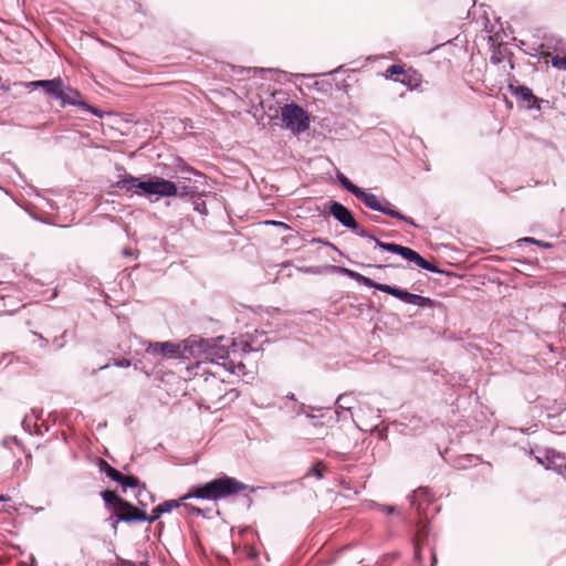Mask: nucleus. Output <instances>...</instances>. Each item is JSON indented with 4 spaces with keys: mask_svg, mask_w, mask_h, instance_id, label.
<instances>
[{
    "mask_svg": "<svg viewBox=\"0 0 566 566\" xmlns=\"http://www.w3.org/2000/svg\"><path fill=\"white\" fill-rule=\"evenodd\" d=\"M431 555H432V563H431V565H430V566H436V564H437V557H436L434 552H431Z\"/></svg>",
    "mask_w": 566,
    "mask_h": 566,
    "instance_id": "42",
    "label": "nucleus"
},
{
    "mask_svg": "<svg viewBox=\"0 0 566 566\" xmlns=\"http://www.w3.org/2000/svg\"><path fill=\"white\" fill-rule=\"evenodd\" d=\"M127 516H129V515L128 514H119V513L114 512V516L109 517L111 526L114 530V532L117 531L118 524L120 522H125V523H135L136 522V521L126 520Z\"/></svg>",
    "mask_w": 566,
    "mask_h": 566,
    "instance_id": "23",
    "label": "nucleus"
},
{
    "mask_svg": "<svg viewBox=\"0 0 566 566\" xmlns=\"http://www.w3.org/2000/svg\"><path fill=\"white\" fill-rule=\"evenodd\" d=\"M429 534V531L427 528V525L422 522L418 524L417 533L413 539V547H415V558L417 559L418 564L421 566V556H420V548L421 545L424 543Z\"/></svg>",
    "mask_w": 566,
    "mask_h": 566,
    "instance_id": "13",
    "label": "nucleus"
},
{
    "mask_svg": "<svg viewBox=\"0 0 566 566\" xmlns=\"http://www.w3.org/2000/svg\"><path fill=\"white\" fill-rule=\"evenodd\" d=\"M355 197L364 202L366 207L386 216H397L398 210L385 198H378L376 195L367 192L359 188Z\"/></svg>",
    "mask_w": 566,
    "mask_h": 566,
    "instance_id": "9",
    "label": "nucleus"
},
{
    "mask_svg": "<svg viewBox=\"0 0 566 566\" xmlns=\"http://www.w3.org/2000/svg\"><path fill=\"white\" fill-rule=\"evenodd\" d=\"M113 187L136 196L146 197L150 201H158L168 197H192L197 192V188L193 186L174 182L151 175L135 177L124 174L118 176Z\"/></svg>",
    "mask_w": 566,
    "mask_h": 566,
    "instance_id": "2",
    "label": "nucleus"
},
{
    "mask_svg": "<svg viewBox=\"0 0 566 566\" xmlns=\"http://www.w3.org/2000/svg\"><path fill=\"white\" fill-rule=\"evenodd\" d=\"M311 242L312 243H321V244H324V245H327V247H331V248L337 250L336 247L333 243H331V242H328V241H326V240H324L322 238H313L311 240Z\"/></svg>",
    "mask_w": 566,
    "mask_h": 566,
    "instance_id": "31",
    "label": "nucleus"
},
{
    "mask_svg": "<svg viewBox=\"0 0 566 566\" xmlns=\"http://www.w3.org/2000/svg\"><path fill=\"white\" fill-rule=\"evenodd\" d=\"M7 499L4 496H0V502L6 501Z\"/></svg>",
    "mask_w": 566,
    "mask_h": 566,
    "instance_id": "50",
    "label": "nucleus"
},
{
    "mask_svg": "<svg viewBox=\"0 0 566 566\" xmlns=\"http://www.w3.org/2000/svg\"><path fill=\"white\" fill-rule=\"evenodd\" d=\"M124 491H126L127 488L130 489H138L143 483L134 476V475H124L122 474V479L117 482Z\"/></svg>",
    "mask_w": 566,
    "mask_h": 566,
    "instance_id": "21",
    "label": "nucleus"
},
{
    "mask_svg": "<svg viewBox=\"0 0 566 566\" xmlns=\"http://www.w3.org/2000/svg\"><path fill=\"white\" fill-rule=\"evenodd\" d=\"M338 271L340 273L345 274L346 276L353 279L354 281H356L359 284H363L369 289H375L377 291L387 293L394 297H397L398 300L402 301L406 304L416 305L421 308L434 306V301L431 300L430 297L413 294V293H410L406 290H401L396 286L377 283V282L373 281L371 279L364 276L363 274H360L356 271L346 269V268L340 266V268H338Z\"/></svg>",
    "mask_w": 566,
    "mask_h": 566,
    "instance_id": "4",
    "label": "nucleus"
},
{
    "mask_svg": "<svg viewBox=\"0 0 566 566\" xmlns=\"http://www.w3.org/2000/svg\"><path fill=\"white\" fill-rule=\"evenodd\" d=\"M552 65L559 70H566V57L555 55L552 57Z\"/></svg>",
    "mask_w": 566,
    "mask_h": 566,
    "instance_id": "25",
    "label": "nucleus"
},
{
    "mask_svg": "<svg viewBox=\"0 0 566 566\" xmlns=\"http://www.w3.org/2000/svg\"><path fill=\"white\" fill-rule=\"evenodd\" d=\"M101 496L108 509H113L114 512L117 510V501L123 500V497L118 496L114 491H103Z\"/></svg>",
    "mask_w": 566,
    "mask_h": 566,
    "instance_id": "18",
    "label": "nucleus"
},
{
    "mask_svg": "<svg viewBox=\"0 0 566 566\" xmlns=\"http://www.w3.org/2000/svg\"><path fill=\"white\" fill-rule=\"evenodd\" d=\"M520 242L536 244V243H539V240H537L535 238H531V237H525V238L521 239Z\"/></svg>",
    "mask_w": 566,
    "mask_h": 566,
    "instance_id": "35",
    "label": "nucleus"
},
{
    "mask_svg": "<svg viewBox=\"0 0 566 566\" xmlns=\"http://www.w3.org/2000/svg\"><path fill=\"white\" fill-rule=\"evenodd\" d=\"M286 398H289V399H291V400H295L294 394H289V395L286 396Z\"/></svg>",
    "mask_w": 566,
    "mask_h": 566,
    "instance_id": "46",
    "label": "nucleus"
},
{
    "mask_svg": "<svg viewBox=\"0 0 566 566\" xmlns=\"http://www.w3.org/2000/svg\"><path fill=\"white\" fill-rule=\"evenodd\" d=\"M304 407H305V406H304L303 403H301V405L298 406V408L295 410V412H296L297 415L303 413V412H304Z\"/></svg>",
    "mask_w": 566,
    "mask_h": 566,
    "instance_id": "39",
    "label": "nucleus"
},
{
    "mask_svg": "<svg viewBox=\"0 0 566 566\" xmlns=\"http://www.w3.org/2000/svg\"><path fill=\"white\" fill-rule=\"evenodd\" d=\"M185 174H186V175H185V176H182L181 178H182L184 180H189V181H190V180H191V177H190V175H191V174H190V172H185Z\"/></svg>",
    "mask_w": 566,
    "mask_h": 566,
    "instance_id": "43",
    "label": "nucleus"
},
{
    "mask_svg": "<svg viewBox=\"0 0 566 566\" xmlns=\"http://www.w3.org/2000/svg\"><path fill=\"white\" fill-rule=\"evenodd\" d=\"M368 239H370L371 241H374L376 243V240H378L375 235L373 234H369Z\"/></svg>",
    "mask_w": 566,
    "mask_h": 566,
    "instance_id": "45",
    "label": "nucleus"
},
{
    "mask_svg": "<svg viewBox=\"0 0 566 566\" xmlns=\"http://www.w3.org/2000/svg\"><path fill=\"white\" fill-rule=\"evenodd\" d=\"M536 244H537V245H541V247H543V248H546V249H547V248H552V244H551V243H548V242H544V241H541V240H539V243H536Z\"/></svg>",
    "mask_w": 566,
    "mask_h": 566,
    "instance_id": "38",
    "label": "nucleus"
},
{
    "mask_svg": "<svg viewBox=\"0 0 566 566\" xmlns=\"http://www.w3.org/2000/svg\"><path fill=\"white\" fill-rule=\"evenodd\" d=\"M376 247L384 251L396 253L403 258L405 260H407L408 262L413 263L423 270H427L432 273H442V271L438 266L428 262L417 251L408 247H403L391 242H382L379 240H376Z\"/></svg>",
    "mask_w": 566,
    "mask_h": 566,
    "instance_id": "5",
    "label": "nucleus"
},
{
    "mask_svg": "<svg viewBox=\"0 0 566 566\" xmlns=\"http://www.w3.org/2000/svg\"><path fill=\"white\" fill-rule=\"evenodd\" d=\"M195 210L199 211L200 213H206L207 212L206 203L205 202L196 203Z\"/></svg>",
    "mask_w": 566,
    "mask_h": 566,
    "instance_id": "34",
    "label": "nucleus"
},
{
    "mask_svg": "<svg viewBox=\"0 0 566 566\" xmlns=\"http://www.w3.org/2000/svg\"><path fill=\"white\" fill-rule=\"evenodd\" d=\"M249 353L252 352V346L247 342L238 343L235 339H228L223 336L205 339L196 336L184 340V353L199 359V364L210 361L218 366H222L230 373H235V369H243L244 364H238L231 358L238 352Z\"/></svg>",
    "mask_w": 566,
    "mask_h": 566,
    "instance_id": "1",
    "label": "nucleus"
},
{
    "mask_svg": "<svg viewBox=\"0 0 566 566\" xmlns=\"http://www.w3.org/2000/svg\"><path fill=\"white\" fill-rule=\"evenodd\" d=\"M163 515V512L157 505L153 509L151 514H147L146 509L144 511H140V513L136 514L135 516H127L126 520L129 521H136V522H148L149 524L157 521Z\"/></svg>",
    "mask_w": 566,
    "mask_h": 566,
    "instance_id": "14",
    "label": "nucleus"
},
{
    "mask_svg": "<svg viewBox=\"0 0 566 566\" xmlns=\"http://www.w3.org/2000/svg\"><path fill=\"white\" fill-rule=\"evenodd\" d=\"M388 73H390L391 75H396V74H401L403 73V67L401 65H398V64H392L388 67Z\"/></svg>",
    "mask_w": 566,
    "mask_h": 566,
    "instance_id": "30",
    "label": "nucleus"
},
{
    "mask_svg": "<svg viewBox=\"0 0 566 566\" xmlns=\"http://www.w3.org/2000/svg\"><path fill=\"white\" fill-rule=\"evenodd\" d=\"M135 497L137 499L138 501V505L142 507V509H146L148 503H147V499L150 501V502H154V496L153 494L146 489V485L143 483L138 489H137V492L135 494Z\"/></svg>",
    "mask_w": 566,
    "mask_h": 566,
    "instance_id": "17",
    "label": "nucleus"
},
{
    "mask_svg": "<svg viewBox=\"0 0 566 566\" xmlns=\"http://www.w3.org/2000/svg\"><path fill=\"white\" fill-rule=\"evenodd\" d=\"M122 254L124 256H127V258H135L136 259L138 256V251H134L132 249L126 248V249H124L122 251Z\"/></svg>",
    "mask_w": 566,
    "mask_h": 566,
    "instance_id": "32",
    "label": "nucleus"
},
{
    "mask_svg": "<svg viewBox=\"0 0 566 566\" xmlns=\"http://www.w3.org/2000/svg\"><path fill=\"white\" fill-rule=\"evenodd\" d=\"M510 90L521 102L525 103L527 108H539L541 99L537 98L531 88L524 85L513 86L510 85Z\"/></svg>",
    "mask_w": 566,
    "mask_h": 566,
    "instance_id": "12",
    "label": "nucleus"
},
{
    "mask_svg": "<svg viewBox=\"0 0 566 566\" xmlns=\"http://www.w3.org/2000/svg\"><path fill=\"white\" fill-rule=\"evenodd\" d=\"M376 268H399V265H395V264H387V265H376Z\"/></svg>",
    "mask_w": 566,
    "mask_h": 566,
    "instance_id": "40",
    "label": "nucleus"
},
{
    "mask_svg": "<svg viewBox=\"0 0 566 566\" xmlns=\"http://www.w3.org/2000/svg\"><path fill=\"white\" fill-rule=\"evenodd\" d=\"M140 511H144V509H142L139 505L136 506L123 499L117 501V510L115 513L136 515L140 513Z\"/></svg>",
    "mask_w": 566,
    "mask_h": 566,
    "instance_id": "15",
    "label": "nucleus"
},
{
    "mask_svg": "<svg viewBox=\"0 0 566 566\" xmlns=\"http://www.w3.org/2000/svg\"><path fill=\"white\" fill-rule=\"evenodd\" d=\"M355 401V398L353 395L350 394H344V395H339L335 401V405L338 406L339 409L342 410H347V411H350L352 408H353V403Z\"/></svg>",
    "mask_w": 566,
    "mask_h": 566,
    "instance_id": "19",
    "label": "nucleus"
},
{
    "mask_svg": "<svg viewBox=\"0 0 566 566\" xmlns=\"http://www.w3.org/2000/svg\"><path fill=\"white\" fill-rule=\"evenodd\" d=\"M146 354L164 359H174L179 357H188L189 354L184 353V343L174 342H148L145 347Z\"/></svg>",
    "mask_w": 566,
    "mask_h": 566,
    "instance_id": "8",
    "label": "nucleus"
},
{
    "mask_svg": "<svg viewBox=\"0 0 566 566\" xmlns=\"http://www.w3.org/2000/svg\"><path fill=\"white\" fill-rule=\"evenodd\" d=\"M266 223L275 226V227H281V228H284V229H289V226L286 223H284V222H281V221H266Z\"/></svg>",
    "mask_w": 566,
    "mask_h": 566,
    "instance_id": "36",
    "label": "nucleus"
},
{
    "mask_svg": "<svg viewBox=\"0 0 566 566\" xmlns=\"http://www.w3.org/2000/svg\"><path fill=\"white\" fill-rule=\"evenodd\" d=\"M282 122L294 134L308 129L310 118L307 113L297 104H286L281 109Z\"/></svg>",
    "mask_w": 566,
    "mask_h": 566,
    "instance_id": "6",
    "label": "nucleus"
},
{
    "mask_svg": "<svg viewBox=\"0 0 566 566\" xmlns=\"http://www.w3.org/2000/svg\"><path fill=\"white\" fill-rule=\"evenodd\" d=\"M328 211L345 228H358V222L355 220L352 211L344 205L332 200L328 202Z\"/></svg>",
    "mask_w": 566,
    "mask_h": 566,
    "instance_id": "10",
    "label": "nucleus"
},
{
    "mask_svg": "<svg viewBox=\"0 0 566 566\" xmlns=\"http://www.w3.org/2000/svg\"><path fill=\"white\" fill-rule=\"evenodd\" d=\"M34 335L38 336L44 343V345L48 344V339H45L41 334L34 333Z\"/></svg>",
    "mask_w": 566,
    "mask_h": 566,
    "instance_id": "41",
    "label": "nucleus"
},
{
    "mask_svg": "<svg viewBox=\"0 0 566 566\" xmlns=\"http://www.w3.org/2000/svg\"><path fill=\"white\" fill-rule=\"evenodd\" d=\"M3 90L9 91V86H2Z\"/></svg>",
    "mask_w": 566,
    "mask_h": 566,
    "instance_id": "49",
    "label": "nucleus"
},
{
    "mask_svg": "<svg viewBox=\"0 0 566 566\" xmlns=\"http://www.w3.org/2000/svg\"><path fill=\"white\" fill-rule=\"evenodd\" d=\"M308 474H313L315 475L317 479H322L323 478V469L319 467V464H315L313 465L310 471H308Z\"/></svg>",
    "mask_w": 566,
    "mask_h": 566,
    "instance_id": "27",
    "label": "nucleus"
},
{
    "mask_svg": "<svg viewBox=\"0 0 566 566\" xmlns=\"http://www.w3.org/2000/svg\"><path fill=\"white\" fill-rule=\"evenodd\" d=\"M108 366H109V364H106V365H104V366H101L98 369H99V370H103V369H106Z\"/></svg>",
    "mask_w": 566,
    "mask_h": 566,
    "instance_id": "47",
    "label": "nucleus"
},
{
    "mask_svg": "<svg viewBox=\"0 0 566 566\" xmlns=\"http://www.w3.org/2000/svg\"><path fill=\"white\" fill-rule=\"evenodd\" d=\"M98 469L114 482H118L122 479V473L103 459L98 460Z\"/></svg>",
    "mask_w": 566,
    "mask_h": 566,
    "instance_id": "16",
    "label": "nucleus"
},
{
    "mask_svg": "<svg viewBox=\"0 0 566 566\" xmlns=\"http://www.w3.org/2000/svg\"><path fill=\"white\" fill-rule=\"evenodd\" d=\"M54 98L60 101V105L62 107H65L66 105H73L77 106L84 112L91 113L96 116H101V112L88 105L82 97V94L80 91L71 87V86H64V82L62 81V84L60 85V95H54Z\"/></svg>",
    "mask_w": 566,
    "mask_h": 566,
    "instance_id": "7",
    "label": "nucleus"
},
{
    "mask_svg": "<svg viewBox=\"0 0 566 566\" xmlns=\"http://www.w3.org/2000/svg\"><path fill=\"white\" fill-rule=\"evenodd\" d=\"M20 84L29 88H43L49 96L54 97V95H60L62 78L59 76L52 80H38Z\"/></svg>",
    "mask_w": 566,
    "mask_h": 566,
    "instance_id": "11",
    "label": "nucleus"
},
{
    "mask_svg": "<svg viewBox=\"0 0 566 566\" xmlns=\"http://www.w3.org/2000/svg\"><path fill=\"white\" fill-rule=\"evenodd\" d=\"M176 167L181 171V172H190L192 174L193 176H197V177H203V175L201 172H199L198 170H196L195 168L190 167L182 158L178 157L176 159Z\"/></svg>",
    "mask_w": 566,
    "mask_h": 566,
    "instance_id": "22",
    "label": "nucleus"
},
{
    "mask_svg": "<svg viewBox=\"0 0 566 566\" xmlns=\"http://www.w3.org/2000/svg\"><path fill=\"white\" fill-rule=\"evenodd\" d=\"M336 178L338 180V182L340 184V186L346 189L348 192H350L352 195H356V192L359 190V187H357L356 185H354L343 172H340L339 170L336 172Z\"/></svg>",
    "mask_w": 566,
    "mask_h": 566,
    "instance_id": "20",
    "label": "nucleus"
},
{
    "mask_svg": "<svg viewBox=\"0 0 566 566\" xmlns=\"http://www.w3.org/2000/svg\"><path fill=\"white\" fill-rule=\"evenodd\" d=\"M357 235L361 238H368L369 233L358 224L357 229H352Z\"/></svg>",
    "mask_w": 566,
    "mask_h": 566,
    "instance_id": "33",
    "label": "nucleus"
},
{
    "mask_svg": "<svg viewBox=\"0 0 566 566\" xmlns=\"http://www.w3.org/2000/svg\"><path fill=\"white\" fill-rule=\"evenodd\" d=\"M185 509L189 512V513H192V514H196V515H203V512L201 509L192 505V504H184Z\"/></svg>",
    "mask_w": 566,
    "mask_h": 566,
    "instance_id": "29",
    "label": "nucleus"
},
{
    "mask_svg": "<svg viewBox=\"0 0 566 566\" xmlns=\"http://www.w3.org/2000/svg\"><path fill=\"white\" fill-rule=\"evenodd\" d=\"M396 510L395 506H382V511H385L387 514L394 513Z\"/></svg>",
    "mask_w": 566,
    "mask_h": 566,
    "instance_id": "37",
    "label": "nucleus"
},
{
    "mask_svg": "<svg viewBox=\"0 0 566 566\" xmlns=\"http://www.w3.org/2000/svg\"><path fill=\"white\" fill-rule=\"evenodd\" d=\"M391 218H395V219H398V220H402L405 221L406 223L410 224V226H413V227H417L416 222L413 221V219L400 213L398 211V214L397 216H390Z\"/></svg>",
    "mask_w": 566,
    "mask_h": 566,
    "instance_id": "26",
    "label": "nucleus"
},
{
    "mask_svg": "<svg viewBox=\"0 0 566 566\" xmlns=\"http://www.w3.org/2000/svg\"><path fill=\"white\" fill-rule=\"evenodd\" d=\"M256 489L258 488L244 484L243 482L234 478L222 475L221 478L213 479L207 483L192 488L179 501L168 500L160 503L159 507L163 514H165L171 512L174 509L181 506L182 501L188 499L217 501L247 490H249L250 492H254Z\"/></svg>",
    "mask_w": 566,
    "mask_h": 566,
    "instance_id": "3",
    "label": "nucleus"
},
{
    "mask_svg": "<svg viewBox=\"0 0 566 566\" xmlns=\"http://www.w3.org/2000/svg\"><path fill=\"white\" fill-rule=\"evenodd\" d=\"M113 365L120 367V368H127L132 365V363L129 359L123 358V359H114Z\"/></svg>",
    "mask_w": 566,
    "mask_h": 566,
    "instance_id": "28",
    "label": "nucleus"
},
{
    "mask_svg": "<svg viewBox=\"0 0 566 566\" xmlns=\"http://www.w3.org/2000/svg\"><path fill=\"white\" fill-rule=\"evenodd\" d=\"M368 239H370L371 241H374L376 243V240H378L375 235L373 234H369Z\"/></svg>",
    "mask_w": 566,
    "mask_h": 566,
    "instance_id": "44",
    "label": "nucleus"
},
{
    "mask_svg": "<svg viewBox=\"0 0 566 566\" xmlns=\"http://www.w3.org/2000/svg\"><path fill=\"white\" fill-rule=\"evenodd\" d=\"M212 380H213L217 385H220V381H219L216 377H213V379H212Z\"/></svg>",
    "mask_w": 566,
    "mask_h": 566,
    "instance_id": "48",
    "label": "nucleus"
},
{
    "mask_svg": "<svg viewBox=\"0 0 566 566\" xmlns=\"http://www.w3.org/2000/svg\"><path fill=\"white\" fill-rule=\"evenodd\" d=\"M427 489H419L417 491H413L411 494L408 495V500L412 506L416 505V501L418 497L427 495Z\"/></svg>",
    "mask_w": 566,
    "mask_h": 566,
    "instance_id": "24",
    "label": "nucleus"
}]
</instances>
